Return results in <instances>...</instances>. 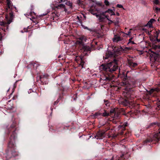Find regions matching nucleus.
<instances>
[{"label":"nucleus","instance_id":"f257e3e1","mask_svg":"<svg viewBox=\"0 0 160 160\" xmlns=\"http://www.w3.org/2000/svg\"><path fill=\"white\" fill-rule=\"evenodd\" d=\"M112 49V51L108 50L107 51L105 56H104L103 58L105 59L113 58H114L113 61L107 64H102L101 65V67L103 70L111 72H113L118 69L119 67L118 65L119 59L118 58H117V57L120 55L123 52L125 51V49L130 50L131 48L126 47L125 49H123L121 46L115 47L113 46Z\"/></svg>","mask_w":160,"mask_h":160},{"label":"nucleus","instance_id":"f03ea898","mask_svg":"<svg viewBox=\"0 0 160 160\" xmlns=\"http://www.w3.org/2000/svg\"><path fill=\"white\" fill-rule=\"evenodd\" d=\"M16 124L15 122H13L10 126L6 131V137L9 138L8 145L9 150L6 156L7 160L15 157L18 154V152L15 150V142L17 137Z\"/></svg>","mask_w":160,"mask_h":160},{"label":"nucleus","instance_id":"7ed1b4c3","mask_svg":"<svg viewBox=\"0 0 160 160\" xmlns=\"http://www.w3.org/2000/svg\"><path fill=\"white\" fill-rule=\"evenodd\" d=\"M121 85L125 87L124 98H120L118 102L121 106H127L130 105L129 99L132 97L131 94L134 88L137 86L136 81L134 79L128 78L126 76L123 79Z\"/></svg>","mask_w":160,"mask_h":160},{"label":"nucleus","instance_id":"20e7f679","mask_svg":"<svg viewBox=\"0 0 160 160\" xmlns=\"http://www.w3.org/2000/svg\"><path fill=\"white\" fill-rule=\"evenodd\" d=\"M8 12V11H5L4 12H0V25L4 26L2 30L6 32L8 30V27L7 26L10 24L12 22V19L14 18V15L12 12Z\"/></svg>","mask_w":160,"mask_h":160},{"label":"nucleus","instance_id":"39448f33","mask_svg":"<svg viewBox=\"0 0 160 160\" xmlns=\"http://www.w3.org/2000/svg\"><path fill=\"white\" fill-rule=\"evenodd\" d=\"M89 11L91 14L98 18L99 21L101 22H105L107 20H108L111 22H112V21L109 18V16L106 14L107 13L109 12L111 16L115 15L114 12H113V11H106L105 12L102 13L99 12L100 11Z\"/></svg>","mask_w":160,"mask_h":160},{"label":"nucleus","instance_id":"423d86ee","mask_svg":"<svg viewBox=\"0 0 160 160\" xmlns=\"http://www.w3.org/2000/svg\"><path fill=\"white\" fill-rule=\"evenodd\" d=\"M160 139V128L158 129V132L154 134H150L147 139L143 141V144L146 145L149 143H155L158 142Z\"/></svg>","mask_w":160,"mask_h":160},{"label":"nucleus","instance_id":"0eeeda50","mask_svg":"<svg viewBox=\"0 0 160 160\" xmlns=\"http://www.w3.org/2000/svg\"><path fill=\"white\" fill-rule=\"evenodd\" d=\"M79 39L77 41L76 44L78 46L79 50L81 52H84L91 51L92 48L94 47L93 45H92L91 47L85 45L82 41L83 39V38L82 37H80Z\"/></svg>","mask_w":160,"mask_h":160},{"label":"nucleus","instance_id":"6e6552de","mask_svg":"<svg viewBox=\"0 0 160 160\" xmlns=\"http://www.w3.org/2000/svg\"><path fill=\"white\" fill-rule=\"evenodd\" d=\"M149 52L150 60L152 62L151 66L154 67H156L157 64L159 62L160 54L152 50H150Z\"/></svg>","mask_w":160,"mask_h":160},{"label":"nucleus","instance_id":"1a4fd4ad","mask_svg":"<svg viewBox=\"0 0 160 160\" xmlns=\"http://www.w3.org/2000/svg\"><path fill=\"white\" fill-rule=\"evenodd\" d=\"M25 15L28 18H29L31 20H32L34 22L37 24L38 23L39 20V16L36 14V13L31 11H30L29 12L25 14Z\"/></svg>","mask_w":160,"mask_h":160},{"label":"nucleus","instance_id":"9d476101","mask_svg":"<svg viewBox=\"0 0 160 160\" xmlns=\"http://www.w3.org/2000/svg\"><path fill=\"white\" fill-rule=\"evenodd\" d=\"M104 112L103 113L102 116L103 117H106L110 116L111 117H114L116 118H118L119 117V113L117 112L114 108L111 109L109 113L107 112L106 110H105Z\"/></svg>","mask_w":160,"mask_h":160},{"label":"nucleus","instance_id":"9b49d317","mask_svg":"<svg viewBox=\"0 0 160 160\" xmlns=\"http://www.w3.org/2000/svg\"><path fill=\"white\" fill-rule=\"evenodd\" d=\"M48 75L47 74L41 75L39 77V79L42 84H47L48 83Z\"/></svg>","mask_w":160,"mask_h":160},{"label":"nucleus","instance_id":"f8f14e48","mask_svg":"<svg viewBox=\"0 0 160 160\" xmlns=\"http://www.w3.org/2000/svg\"><path fill=\"white\" fill-rule=\"evenodd\" d=\"M75 60L78 63L79 65L82 67V68H83L85 62L84 57L83 56H77Z\"/></svg>","mask_w":160,"mask_h":160},{"label":"nucleus","instance_id":"ddd939ff","mask_svg":"<svg viewBox=\"0 0 160 160\" xmlns=\"http://www.w3.org/2000/svg\"><path fill=\"white\" fill-rule=\"evenodd\" d=\"M105 132L99 130L98 131L94 136L95 138L97 139H101L104 137V134Z\"/></svg>","mask_w":160,"mask_h":160},{"label":"nucleus","instance_id":"4468645a","mask_svg":"<svg viewBox=\"0 0 160 160\" xmlns=\"http://www.w3.org/2000/svg\"><path fill=\"white\" fill-rule=\"evenodd\" d=\"M128 126V123H124L122 125H120L118 126V128L119 129H121V134L122 135L126 134V132H125L124 131H125V128Z\"/></svg>","mask_w":160,"mask_h":160},{"label":"nucleus","instance_id":"2eb2a0df","mask_svg":"<svg viewBox=\"0 0 160 160\" xmlns=\"http://www.w3.org/2000/svg\"><path fill=\"white\" fill-rule=\"evenodd\" d=\"M128 64L132 69H133L138 65V64L137 63L133 62L131 60H128Z\"/></svg>","mask_w":160,"mask_h":160},{"label":"nucleus","instance_id":"dca6fc26","mask_svg":"<svg viewBox=\"0 0 160 160\" xmlns=\"http://www.w3.org/2000/svg\"><path fill=\"white\" fill-rule=\"evenodd\" d=\"M156 35L155 36L154 38H150L151 41L152 42L153 44V46L155 48H158L160 49V45H156Z\"/></svg>","mask_w":160,"mask_h":160},{"label":"nucleus","instance_id":"f3484780","mask_svg":"<svg viewBox=\"0 0 160 160\" xmlns=\"http://www.w3.org/2000/svg\"><path fill=\"white\" fill-rule=\"evenodd\" d=\"M156 126L160 127V123L156 122L151 123L146 127V129H147L148 128H152L154 127L155 126Z\"/></svg>","mask_w":160,"mask_h":160},{"label":"nucleus","instance_id":"a211bd4d","mask_svg":"<svg viewBox=\"0 0 160 160\" xmlns=\"http://www.w3.org/2000/svg\"><path fill=\"white\" fill-rule=\"evenodd\" d=\"M122 38L120 37L118 34L114 35V38H113V40L114 42H116L122 40Z\"/></svg>","mask_w":160,"mask_h":160},{"label":"nucleus","instance_id":"6ab92c4d","mask_svg":"<svg viewBox=\"0 0 160 160\" xmlns=\"http://www.w3.org/2000/svg\"><path fill=\"white\" fill-rule=\"evenodd\" d=\"M159 91H160V89L158 88H155L151 89L149 92V93L150 94H151L153 93H155L156 92H158Z\"/></svg>","mask_w":160,"mask_h":160},{"label":"nucleus","instance_id":"aec40b11","mask_svg":"<svg viewBox=\"0 0 160 160\" xmlns=\"http://www.w3.org/2000/svg\"><path fill=\"white\" fill-rule=\"evenodd\" d=\"M6 2L9 9L13 10L16 9V7L11 5L10 0H6Z\"/></svg>","mask_w":160,"mask_h":160},{"label":"nucleus","instance_id":"412c9836","mask_svg":"<svg viewBox=\"0 0 160 160\" xmlns=\"http://www.w3.org/2000/svg\"><path fill=\"white\" fill-rule=\"evenodd\" d=\"M60 16V14L57 12V11H55L53 12H52L51 16L54 18H58Z\"/></svg>","mask_w":160,"mask_h":160},{"label":"nucleus","instance_id":"4be33fe9","mask_svg":"<svg viewBox=\"0 0 160 160\" xmlns=\"http://www.w3.org/2000/svg\"><path fill=\"white\" fill-rule=\"evenodd\" d=\"M56 8L57 9H64V10H66L65 8V6L63 4H60L56 7Z\"/></svg>","mask_w":160,"mask_h":160},{"label":"nucleus","instance_id":"5701e85b","mask_svg":"<svg viewBox=\"0 0 160 160\" xmlns=\"http://www.w3.org/2000/svg\"><path fill=\"white\" fill-rule=\"evenodd\" d=\"M117 112L119 113V117L118 118H114V117H112L113 118V119H112V122L113 123H114L115 124H117V123L119 122V120H118V119H119L120 117V112H118L117 110Z\"/></svg>","mask_w":160,"mask_h":160},{"label":"nucleus","instance_id":"b1692460","mask_svg":"<svg viewBox=\"0 0 160 160\" xmlns=\"http://www.w3.org/2000/svg\"><path fill=\"white\" fill-rule=\"evenodd\" d=\"M29 65L31 67H33L35 69H36L38 66L37 64L34 62H31V64H29Z\"/></svg>","mask_w":160,"mask_h":160},{"label":"nucleus","instance_id":"393cba45","mask_svg":"<svg viewBox=\"0 0 160 160\" xmlns=\"http://www.w3.org/2000/svg\"><path fill=\"white\" fill-rule=\"evenodd\" d=\"M65 4L69 6L70 7V9H72V3L71 2H70V1H67V2H66L65 3Z\"/></svg>","mask_w":160,"mask_h":160},{"label":"nucleus","instance_id":"a878e982","mask_svg":"<svg viewBox=\"0 0 160 160\" xmlns=\"http://www.w3.org/2000/svg\"><path fill=\"white\" fill-rule=\"evenodd\" d=\"M102 113L99 112H97L95 113V114H93V115L92 116L93 117V118H97V117L98 116H99L100 115H101Z\"/></svg>","mask_w":160,"mask_h":160},{"label":"nucleus","instance_id":"bb28decb","mask_svg":"<svg viewBox=\"0 0 160 160\" xmlns=\"http://www.w3.org/2000/svg\"><path fill=\"white\" fill-rule=\"evenodd\" d=\"M132 38H130L129 40V42L128 43V45H129V44L130 43H132V44H134L135 43L134 42V41H132Z\"/></svg>","mask_w":160,"mask_h":160},{"label":"nucleus","instance_id":"cd10ccee","mask_svg":"<svg viewBox=\"0 0 160 160\" xmlns=\"http://www.w3.org/2000/svg\"><path fill=\"white\" fill-rule=\"evenodd\" d=\"M158 34L159 33H157L156 35V43L157 42H160V39H158Z\"/></svg>","mask_w":160,"mask_h":160},{"label":"nucleus","instance_id":"c85d7f7f","mask_svg":"<svg viewBox=\"0 0 160 160\" xmlns=\"http://www.w3.org/2000/svg\"><path fill=\"white\" fill-rule=\"evenodd\" d=\"M49 12H50V11H49V12H47L46 13H43V14H42L39 15V17L40 18L43 17V16L46 15Z\"/></svg>","mask_w":160,"mask_h":160},{"label":"nucleus","instance_id":"c756f323","mask_svg":"<svg viewBox=\"0 0 160 160\" xmlns=\"http://www.w3.org/2000/svg\"><path fill=\"white\" fill-rule=\"evenodd\" d=\"M104 104L107 106H109V104L108 103V100H104Z\"/></svg>","mask_w":160,"mask_h":160},{"label":"nucleus","instance_id":"7c9ffc66","mask_svg":"<svg viewBox=\"0 0 160 160\" xmlns=\"http://www.w3.org/2000/svg\"><path fill=\"white\" fill-rule=\"evenodd\" d=\"M29 27H28L27 28H24L23 30L24 31H23V30L21 31V32L22 33H23L24 32H27L28 31V29Z\"/></svg>","mask_w":160,"mask_h":160},{"label":"nucleus","instance_id":"2f4dec72","mask_svg":"<svg viewBox=\"0 0 160 160\" xmlns=\"http://www.w3.org/2000/svg\"><path fill=\"white\" fill-rule=\"evenodd\" d=\"M112 79V78L110 77V76H109L108 77H105V80H110Z\"/></svg>","mask_w":160,"mask_h":160},{"label":"nucleus","instance_id":"473e14b6","mask_svg":"<svg viewBox=\"0 0 160 160\" xmlns=\"http://www.w3.org/2000/svg\"><path fill=\"white\" fill-rule=\"evenodd\" d=\"M92 43H93V44H92V45H93V47H93V48H92V50H91V51H92V50H93V49H95V47H94V45H93V44H94V43H95V45H97V43H98V42H95H95H92ZM91 45H92V44Z\"/></svg>","mask_w":160,"mask_h":160},{"label":"nucleus","instance_id":"72a5a7b5","mask_svg":"<svg viewBox=\"0 0 160 160\" xmlns=\"http://www.w3.org/2000/svg\"><path fill=\"white\" fill-rule=\"evenodd\" d=\"M155 21V20L154 19H150L149 21L148 22V23H151L152 24V23Z\"/></svg>","mask_w":160,"mask_h":160},{"label":"nucleus","instance_id":"f704fd0d","mask_svg":"<svg viewBox=\"0 0 160 160\" xmlns=\"http://www.w3.org/2000/svg\"><path fill=\"white\" fill-rule=\"evenodd\" d=\"M79 2V3L78 4L79 6H81V7H82L83 8L84 7V5H82V3H81L82 0H78Z\"/></svg>","mask_w":160,"mask_h":160},{"label":"nucleus","instance_id":"c9c22d12","mask_svg":"<svg viewBox=\"0 0 160 160\" xmlns=\"http://www.w3.org/2000/svg\"><path fill=\"white\" fill-rule=\"evenodd\" d=\"M153 2L154 4H158L159 3V1L158 0H155Z\"/></svg>","mask_w":160,"mask_h":160},{"label":"nucleus","instance_id":"e433bc0d","mask_svg":"<svg viewBox=\"0 0 160 160\" xmlns=\"http://www.w3.org/2000/svg\"><path fill=\"white\" fill-rule=\"evenodd\" d=\"M62 96L61 95V94H60L59 97H58V99H57V100L59 101L60 100L62 99Z\"/></svg>","mask_w":160,"mask_h":160},{"label":"nucleus","instance_id":"4c0bfd02","mask_svg":"<svg viewBox=\"0 0 160 160\" xmlns=\"http://www.w3.org/2000/svg\"><path fill=\"white\" fill-rule=\"evenodd\" d=\"M104 3L106 6H108L109 5V2L106 0H105Z\"/></svg>","mask_w":160,"mask_h":160},{"label":"nucleus","instance_id":"58836bf2","mask_svg":"<svg viewBox=\"0 0 160 160\" xmlns=\"http://www.w3.org/2000/svg\"><path fill=\"white\" fill-rule=\"evenodd\" d=\"M117 7L118 8H122L123 9H124V8H123V6L121 5L118 4L117 5Z\"/></svg>","mask_w":160,"mask_h":160},{"label":"nucleus","instance_id":"ea45409f","mask_svg":"<svg viewBox=\"0 0 160 160\" xmlns=\"http://www.w3.org/2000/svg\"><path fill=\"white\" fill-rule=\"evenodd\" d=\"M124 156V155L122 154L120 158L118 159V160H123L124 158H123V157Z\"/></svg>","mask_w":160,"mask_h":160},{"label":"nucleus","instance_id":"a19ab883","mask_svg":"<svg viewBox=\"0 0 160 160\" xmlns=\"http://www.w3.org/2000/svg\"><path fill=\"white\" fill-rule=\"evenodd\" d=\"M82 26V27L84 29H87V30H89V29L88 28V27H86V26H85L83 25H81Z\"/></svg>","mask_w":160,"mask_h":160},{"label":"nucleus","instance_id":"79ce46f5","mask_svg":"<svg viewBox=\"0 0 160 160\" xmlns=\"http://www.w3.org/2000/svg\"><path fill=\"white\" fill-rule=\"evenodd\" d=\"M59 102V101H58L57 100L55 102H54V103L53 104L54 105V106L57 105Z\"/></svg>","mask_w":160,"mask_h":160},{"label":"nucleus","instance_id":"37998d69","mask_svg":"<svg viewBox=\"0 0 160 160\" xmlns=\"http://www.w3.org/2000/svg\"><path fill=\"white\" fill-rule=\"evenodd\" d=\"M147 24L149 26V28H151L152 27V24L151 23H148H148H147Z\"/></svg>","mask_w":160,"mask_h":160},{"label":"nucleus","instance_id":"c03bdc74","mask_svg":"<svg viewBox=\"0 0 160 160\" xmlns=\"http://www.w3.org/2000/svg\"><path fill=\"white\" fill-rule=\"evenodd\" d=\"M2 34L0 33V42L2 40Z\"/></svg>","mask_w":160,"mask_h":160},{"label":"nucleus","instance_id":"a18cd8bd","mask_svg":"<svg viewBox=\"0 0 160 160\" xmlns=\"http://www.w3.org/2000/svg\"><path fill=\"white\" fill-rule=\"evenodd\" d=\"M130 29L129 30V31L128 32V33L127 34V35H130V33H131V31H130Z\"/></svg>","mask_w":160,"mask_h":160},{"label":"nucleus","instance_id":"49530a36","mask_svg":"<svg viewBox=\"0 0 160 160\" xmlns=\"http://www.w3.org/2000/svg\"><path fill=\"white\" fill-rule=\"evenodd\" d=\"M32 91V89L29 90L28 91V93H31V92Z\"/></svg>","mask_w":160,"mask_h":160},{"label":"nucleus","instance_id":"de8ad7c7","mask_svg":"<svg viewBox=\"0 0 160 160\" xmlns=\"http://www.w3.org/2000/svg\"><path fill=\"white\" fill-rule=\"evenodd\" d=\"M16 82H15V83L14 84V88H15L16 87Z\"/></svg>","mask_w":160,"mask_h":160},{"label":"nucleus","instance_id":"09e8293b","mask_svg":"<svg viewBox=\"0 0 160 160\" xmlns=\"http://www.w3.org/2000/svg\"><path fill=\"white\" fill-rule=\"evenodd\" d=\"M63 2V0H59V2L60 3Z\"/></svg>","mask_w":160,"mask_h":160},{"label":"nucleus","instance_id":"8fccbe9b","mask_svg":"<svg viewBox=\"0 0 160 160\" xmlns=\"http://www.w3.org/2000/svg\"><path fill=\"white\" fill-rule=\"evenodd\" d=\"M155 10H160V8L158 9V8L157 7V8H156Z\"/></svg>","mask_w":160,"mask_h":160},{"label":"nucleus","instance_id":"3c124183","mask_svg":"<svg viewBox=\"0 0 160 160\" xmlns=\"http://www.w3.org/2000/svg\"><path fill=\"white\" fill-rule=\"evenodd\" d=\"M77 18L78 20H80V18H79V16H77Z\"/></svg>","mask_w":160,"mask_h":160},{"label":"nucleus","instance_id":"603ef678","mask_svg":"<svg viewBox=\"0 0 160 160\" xmlns=\"http://www.w3.org/2000/svg\"><path fill=\"white\" fill-rule=\"evenodd\" d=\"M158 107H160V103L158 104Z\"/></svg>","mask_w":160,"mask_h":160},{"label":"nucleus","instance_id":"864d4df0","mask_svg":"<svg viewBox=\"0 0 160 160\" xmlns=\"http://www.w3.org/2000/svg\"><path fill=\"white\" fill-rule=\"evenodd\" d=\"M34 93L36 94V95L38 96V94L36 92H34Z\"/></svg>","mask_w":160,"mask_h":160},{"label":"nucleus","instance_id":"5fc2aeb1","mask_svg":"<svg viewBox=\"0 0 160 160\" xmlns=\"http://www.w3.org/2000/svg\"><path fill=\"white\" fill-rule=\"evenodd\" d=\"M113 157H112V158L111 159V160H113Z\"/></svg>","mask_w":160,"mask_h":160},{"label":"nucleus","instance_id":"6e6d98bb","mask_svg":"<svg viewBox=\"0 0 160 160\" xmlns=\"http://www.w3.org/2000/svg\"><path fill=\"white\" fill-rule=\"evenodd\" d=\"M84 55H87V53L85 52V53H84Z\"/></svg>","mask_w":160,"mask_h":160},{"label":"nucleus","instance_id":"4d7b16f0","mask_svg":"<svg viewBox=\"0 0 160 160\" xmlns=\"http://www.w3.org/2000/svg\"><path fill=\"white\" fill-rule=\"evenodd\" d=\"M117 15H118V16H119V13H117Z\"/></svg>","mask_w":160,"mask_h":160},{"label":"nucleus","instance_id":"13d9d810","mask_svg":"<svg viewBox=\"0 0 160 160\" xmlns=\"http://www.w3.org/2000/svg\"><path fill=\"white\" fill-rule=\"evenodd\" d=\"M156 11V12H158L159 11L157 10V11Z\"/></svg>","mask_w":160,"mask_h":160},{"label":"nucleus","instance_id":"bf43d9fd","mask_svg":"<svg viewBox=\"0 0 160 160\" xmlns=\"http://www.w3.org/2000/svg\"><path fill=\"white\" fill-rule=\"evenodd\" d=\"M103 160H107V159H103Z\"/></svg>","mask_w":160,"mask_h":160},{"label":"nucleus","instance_id":"052dcab7","mask_svg":"<svg viewBox=\"0 0 160 160\" xmlns=\"http://www.w3.org/2000/svg\"><path fill=\"white\" fill-rule=\"evenodd\" d=\"M108 10H111L110 9H108Z\"/></svg>","mask_w":160,"mask_h":160},{"label":"nucleus","instance_id":"680f3d73","mask_svg":"<svg viewBox=\"0 0 160 160\" xmlns=\"http://www.w3.org/2000/svg\"><path fill=\"white\" fill-rule=\"evenodd\" d=\"M68 12V13H70L69 12Z\"/></svg>","mask_w":160,"mask_h":160},{"label":"nucleus","instance_id":"e2e57ef3","mask_svg":"<svg viewBox=\"0 0 160 160\" xmlns=\"http://www.w3.org/2000/svg\"><path fill=\"white\" fill-rule=\"evenodd\" d=\"M65 0H64V1H63V2H65Z\"/></svg>","mask_w":160,"mask_h":160}]
</instances>
